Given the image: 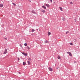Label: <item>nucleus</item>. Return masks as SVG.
<instances>
[{
  "label": "nucleus",
  "instance_id": "nucleus-1",
  "mask_svg": "<svg viewBox=\"0 0 80 80\" xmlns=\"http://www.w3.org/2000/svg\"><path fill=\"white\" fill-rule=\"evenodd\" d=\"M67 53L69 54V56H70L71 57H72V53H71V52H67Z\"/></svg>",
  "mask_w": 80,
  "mask_h": 80
},
{
  "label": "nucleus",
  "instance_id": "nucleus-2",
  "mask_svg": "<svg viewBox=\"0 0 80 80\" xmlns=\"http://www.w3.org/2000/svg\"><path fill=\"white\" fill-rule=\"evenodd\" d=\"M7 53V49H5L4 52L3 53V54H6Z\"/></svg>",
  "mask_w": 80,
  "mask_h": 80
},
{
  "label": "nucleus",
  "instance_id": "nucleus-3",
  "mask_svg": "<svg viewBox=\"0 0 80 80\" xmlns=\"http://www.w3.org/2000/svg\"><path fill=\"white\" fill-rule=\"evenodd\" d=\"M22 54H23V55H25V56H27L28 55L27 53H25L24 52H22Z\"/></svg>",
  "mask_w": 80,
  "mask_h": 80
},
{
  "label": "nucleus",
  "instance_id": "nucleus-4",
  "mask_svg": "<svg viewBox=\"0 0 80 80\" xmlns=\"http://www.w3.org/2000/svg\"><path fill=\"white\" fill-rule=\"evenodd\" d=\"M49 70L51 72H52V71H53V69H52V68H49Z\"/></svg>",
  "mask_w": 80,
  "mask_h": 80
},
{
  "label": "nucleus",
  "instance_id": "nucleus-5",
  "mask_svg": "<svg viewBox=\"0 0 80 80\" xmlns=\"http://www.w3.org/2000/svg\"><path fill=\"white\" fill-rule=\"evenodd\" d=\"M45 5L46 6V7H50V5H49L48 4H46Z\"/></svg>",
  "mask_w": 80,
  "mask_h": 80
},
{
  "label": "nucleus",
  "instance_id": "nucleus-6",
  "mask_svg": "<svg viewBox=\"0 0 80 80\" xmlns=\"http://www.w3.org/2000/svg\"><path fill=\"white\" fill-rule=\"evenodd\" d=\"M32 13H34V14H35V13H36V12H35V11L33 10H32L31 12Z\"/></svg>",
  "mask_w": 80,
  "mask_h": 80
},
{
  "label": "nucleus",
  "instance_id": "nucleus-7",
  "mask_svg": "<svg viewBox=\"0 0 80 80\" xmlns=\"http://www.w3.org/2000/svg\"><path fill=\"white\" fill-rule=\"evenodd\" d=\"M3 7V4H0V7Z\"/></svg>",
  "mask_w": 80,
  "mask_h": 80
},
{
  "label": "nucleus",
  "instance_id": "nucleus-8",
  "mask_svg": "<svg viewBox=\"0 0 80 80\" xmlns=\"http://www.w3.org/2000/svg\"><path fill=\"white\" fill-rule=\"evenodd\" d=\"M42 8H44V9H45V10H46L47 9V8H46V7H45V6H42Z\"/></svg>",
  "mask_w": 80,
  "mask_h": 80
},
{
  "label": "nucleus",
  "instance_id": "nucleus-9",
  "mask_svg": "<svg viewBox=\"0 0 80 80\" xmlns=\"http://www.w3.org/2000/svg\"><path fill=\"white\" fill-rule=\"evenodd\" d=\"M44 43H49V42L48 41H47V40H46V41H45L44 42Z\"/></svg>",
  "mask_w": 80,
  "mask_h": 80
},
{
  "label": "nucleus",
  "instance_id": "nucleus-10",
  "mask_svg": "<svg viewBox=\"0 0 80 80\" xmlns=\"http://www.w3.org/2000/svg\"><path fill=\"white\" fill-rule=\"evenodd\" d=\"M26 48L28 50H30V48L28 46H27Z\"/></svg>",
  "mask_w": 80,
  "mask_h": 80
},
{
  "label": "nucleus",
  "instance_id": "nucleus-11",
  "mask_svg": "<svg viewBox=\"0 0 80 80\" xmlns=\"http://www.w3.org/2000/svg\"><path fill=\"white\" fill-rule=\"evenodd\" d=\"M41 12H43V13H45V11L44 10H41Z\"/></svg>",
  "mask_w": 80,
  "mask_h": 80
},
{
  "label": "nucleus",
  "instance_id": "nucleus-12",
  "mask_svg": "<svg viewBox=\"0 0 80 80\" xmlns=\"http://www.w3.org/2000/svg\"><path fill=\"white\" fill-rule=\"evenodd\" d=\"M58 59H59V60H61V59L60 58V56H58Z\"/></svg>",
  "mask_w": 80,
  "mask_h": 80
},
{
  "label": "nucleus",
  "instance_id": "nucleus-13",
  "mask_svg": "<svg viewBox=\"0 0 80 80\" xmlns=\"http://www.w3.org/2000/svg\"><path fill=\"white\" fill-rule=\"evenodd\" d=\"M51 35V33L50 32H48V36H49V35Z\"/></svg>",
  "mask_w": 80,
  "mask_h": 80
},
{
  "label": "nucleus",
  "instance_id": "nucleus-14",
  "mask_svg": "<svg viewBox=\"0 0 80 80\" xmlns=\"http://www.w3.org/2000/svg\"><path fill=\"white\" fill-rule=\"evenodd\" d=\"M28 65H30V64L31 63L30 62V61H28Z\"/></svg>",
  "mask_w": 80,
  "mask_h": 80
},
{
  "label": "nucleus",
  "instance_id": "nucleus-15",
  "mask_svg": "<svg viewBox=\"0 0 80 80\" xmlns=\"http://www.w3.org/2000/svg\"><path fill=\"white\" fill-rule=\"evenodd\" d=\"M59 8L61 10V11H63V10H62V8L61 7H59Z\"/></svg>",
  "mask_w": 80,
  "mask_h": 80
},
{
  "label": "nucleus",
  "instance_id": "nucleus-16",
  "mask_svg": "<svg viewBox=\"0 0 80 80\" xmlns=\"http://www.w3.org/2000/svg\"><path fill=\"white\" fill-rule=\"evenodd\" d=\"M23 65H26V63L23 62Z\"/></svg>",
  "mask_w": 80,
  "mask_h": 80
},
{
  "label": "nucleus",
  "instance_id": "nucleus-17",
  "mask_svg": "<svg viewBox=\"0 0 80 80\" xmlns=\"http://www.w3.org/2000/svg\"><path fill=\"white\" fill-rule=\"evenodd\" d=\"M24 45L25 47H27V44L26 43L24 44Z\"/></svg>",
  "mask_w": 80,
  "mask_h": 80
},
{
  "label": "nucleus",
  "instance_id": "nucleus-18",
  "mask_svg": "<svg viewBox=\"0 0 80 80\" xmlns=\"http://www.w3.org/2000/svg\"><path fill=\"white\" fill-rule=\"evenodd\" d=\"M35 31V30L34 29H32V32H33Z\"/></svg>",
  "mask_w": 80,
  "mask_h": 80
},
{
  "label": "nucleus",
  "instance_id": "nucleus-19",
  "mask_svg": "<svg viewBox=\"0 0 80 80\" xmlns=\"http://www.w3.org/2000/svg\"><path fill=\"white\" fill-rule=\"evenodd\" d=\"M62 18V20H63V21H65V18Z\"/></svg>",
  "mask_w": 80,
  "mask_h": 80
},
{
  "label": "nucleus",
  "instance_id": "nucleus-20",
  "mask_svg": "<svg viewBox=\"0 0 80 80\" xmlns=\"http://www.w3.org/2000/svg\"><path fill=\"white\" fill-rule=\"evenodd\" d=\"M70 4H73V2H70Z\"/></svg>",
  "mask_w": 80,
  "mask_h": 80
},
{
  "label": "nucleus",
  "instance_id": "nucleus-21",
  "mask_svg": "<svg viewBox=\"0 0 80 80\" xmlns=\"http://www.w3.org/2000/svg\"><path fill=\"white\" fill-rule=\"evenodd\" d=\"M12 4H13V5H14V6H16V4H15V3H12Z\"/></svg>",
  "mask_w": 80,
  "mask_h": 80
},
{
  "label": "nucleus",
  "instance_id": "nucleus-22",
  "mask_svg": "<svg viewBox=\"0 0 80 80\" xmlns=\"http://www.w3.org/2000/svg\"><path fill=\"white\" fill-rule=\"evenodd\" d=\"M31 60H32V59L31 58H28V60L30 61Z\"/></svg>",
  "mask_w": 80,
  "mask_h": 80
},
{
  "label": "nucleus",
  "instance_id": "nucleus-23",
  "mask_svg": "<svg viewBox=\"0 0 80 80\" xmlns=\"http://www.w3.org/2000/svg\"><path fill=\"white\" fill-rule=\"evenodd\" d=\"M66 34H67V33H68V32L67 31L66 32Z\"/></svg>",
  "mask_w": 80,
  "mask_h": 80
},
{
  "label": "nucleus",
  "instance_id": "nucleus-24",
  "mask_svg": "<svg viewBox=\"0 0 80 80\" xmlns=\"http://www.w3.org/2000/svg\"><path fill=\"white\" fill-rule=\"evenodd\" d=\"M71 45H73V44L72 43H70Z\"/></svg>",
  "mask_w": 80,
  "mask_h": 80
},
{
  "label": "nucleus",
  "instance_id": "nucleus-25",
  "mask_svg": "<svg viewBox=\"0 0 80 80\" xmlns=\"http://www.w3.org/2000/svg\"><path fill=\"white\" fill-rule=\"evenodd\" d=\"M4 39H5V40H7V38H4Z\"/></svg>",
  "mask_w": 80,
  "mask_h": 80
},
{
  "label": "nucleus",
  "instance_id": "nucleus-26",
  "mask_svg": "<svg viewBox=\"0 0 80 80\" xmlns=\"http://www.w3.org/2000/svg\"><path fill=\"white\" fill-rule=\"evenodd\" d=\"M20 60V59L19 58H18V61H19Z\"/></svg>",
  "mask_w": 80,
  "mask_h": 80
},
{
  "label": "nucleus",
  "instance_id": "nucleus-27",
  "mask_svg": "<svg viewBox=\"0 0 80 80\" xmlns=\"http://www.w3.org/2000/svg\"><path fill=\"white\" fill-rule=\"evenodd\" d=\"M50 1L51 2H52V0H50Z\"/></svg>",
  "mask_w": 80,
  "mask_h": 80
},
{
  "label": "nucleus",
  "instance_id": "nucleus-28",
  "mask_svg": "<svg viewBox=\"0 0 80 80\" xmlns=\"http://www.w3.org/2000/svg\"><path fill=\"white\" fill-rule=\"evenodd\" d=\"M57 69H58V68H57Z\"/></svg>",
  "mask_w": 80,
  "mask_h": 80
}]
</instances>
